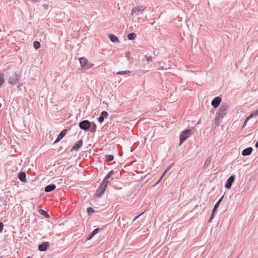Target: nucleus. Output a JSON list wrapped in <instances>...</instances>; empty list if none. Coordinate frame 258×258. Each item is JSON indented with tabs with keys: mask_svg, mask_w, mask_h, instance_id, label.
Returning <instances> with one entry per match:
<instances>
[{
	"mask_svg": "<svg viewBox=\"0 0 258 258\" xmlns=\"http://www.w3.org/2000/svg\"><path fill=\"white\" fill-rule=\"evenodd\" d=\"M143 214V212L141 214L137 216L134 219H133V221H135L136 219H137L142 214Z\"/></svg>",
	"mask_w": 258,
	"mask_h": 258,
	"instance_id": "36",
	"label": "nucleus"
},
{
	"mask_svg": "<svg viewBox=\"0 0 258 258\" xmlns=\"http://www.w3.org/2000/svg\"><path fill=\"white\" fill-rule=\"evenodd\" d=\"M105 158L107 161L110 162L113 160L114 156L112 155H106L105 156Z\"/></svg>",
	"mask_w": 258,
	"mask_h": 258,
	"instance_id": "22",
	"label": "nucleus"
},
{
	"mask_svg": "<svg viewBox=\"0 0 258 258\" xmlns=\"http://www.w3.org/2000/svg\"><path fill=\"white\" fill-rule=\"evenodd\" d=\"M254 115V114L253 113H252L251 114H250L246 118V121H248V120L249 119H250V118L252 117V116Z\"/></svg>",
	"mask_w": 258,
	"mask_h": 258,
	"instance_id": "35",
	"label": "nucleus"
},
{
	"mask_svg": "<svg viewBox=\"0 0 258 258\" xmlns=\"http://www.w3.org/2000/svg\"><path fill=\"white\" fill-rule=\"evenodd\" d=\"M94 211V209L92 208H87V212L89 213V214H90V213H93Z\"/></svg>",
	"mask_w": 258,
	"mask_h": 258,
	"instance_id": "28",
	"label": "nucleus"
},
{
	"mask_svg": "<svg viewBox=\"0 0 258 258\" xmlns=\"http://www.w3.org/2000/svg\"><path fill=\"white\" fill-rule=\"evenodd\" d=\"M39 213L41 215L44 216L46 218H48L49 217V214L46 211H44L43 210H41V209L39 210Z\"/></svg>",
	"mask_w": 258,
	"mask_h": 258,
	"instance_id": "19",
	"label": "nucleus"
},
{
	"mask_svg": "<svg viewBox=\"0 0 258 258\" xmlns=\"http://www.w3.org/2000/svg\"><path fill=\"white\" fill-rule=\"evenodd\" d=\"M66 133H67V130H63L59 133L58 136H57V139L55 140L54 143H57V142H59L61 139H62V138L66 135Z\"/></svg>",
	"mask_w": 258,
	"mask_h": 258,
	"instance_id": "13",
	"label": "nucleus"
},
{
	"mask_svg": "<svg viewBox=\"0 0 258 258\" xmlns=\"http://www.w3.org/2000/svg\"><path fill=\"white\" fill-rule=\"evenodd\" d=\"M96 124H94L93 126H92V127L91 129V132H95V131H96Z\"/></svg>",
	"mask_w": 258,
	"mask_h": 258,
	"instance_id": "31",
	"label": "nucleus"
},
{
	"mask_svg": "<svg viewBox=\"0 0 258 258\" xmlns=\"http://www.w3.org/2000/svg\"><path fill=\"white\" fill-rule=\"evenodd\" d=\"M255 146L256 148H258V141L256 142L255 145Z\"/></svg>",
	"mask_w": 258,
	"mask_h": 258,
	"instance_id": "41",
	"label": "nucleus"
},
{
	"mask_svg": "<svg viewBox=\"0 0 258 258\" xmlns=\"http://www.w3.org/2000/svg\"><path fill=\"white\" fill-rule=\"evenodd\" d=\"M152 61V57L151 56H147L145 55L144 56L143 61Z\"/></svg>",
	"mask_w": 258,
	"mask_h": 258,
	"instance_id": "26",
	"label": "nucleus"
},
{
	"mask_svg": "<svg viewBox=\"0 0 258 258\" xmlns=\"http://www.w3.org/2000/svg\"><path fill=\"white\" fill-rule=\"evenodd\" d=\"M49 246L48 242H43L38 246V249L40 251H44L47 249Z\"/></svg>",
	"mask_w": 258,
	"mask_h": 258,
	"instance_id": "9",
	"label": "nucleus"
},
{
	"mask_svg": "<svg viewBox=\"0 0 258 258\" xmlns=\"http://www.w3.org/2000/svg\"><path fill=\"white\" fill-rule=\"evenodd\" d=\"M145 7L143 6H140L137 7L133 8L132 10V15L138 16L140 14H142L145 10Z\"/></svg>",
	"mask_w": 258,
	"mask_h": 258,
	"instance_id": "3",
	"label": "nucleus"
},
{
	"mask_svg": "<svg viewBox=\"0 0 258 258\" xmlns=\"http://www.w3.org/2000/svg\"><path fill=\"white\" fill-rule=\"evenodd\" d=\"M167 170H169V167L167 168V169L166 170V171L163 173V174L162 175V176H163L165 174V173H166V171H167Z\"/></svg>",
	"mask_w": 258,
	"mask_h": 258,
	"instance_id": "39",
	"label": "nucleus"
},
{
	"mask_svg": "<svg viewBox=\"0 0 258 258\" xmlns=\"http://www.w3.org/2000/svg\"><path fill=\"white\" fill-rule=\"evenodd\" d=\"M214 213H213V211L212 212V214H211L210 218L209 219V222H211L212 220L213 217H214Z\"/></svg>",
	"mask_w": 258,
	"mask_h": 258,
	"instance_id": "34",
	"label": "nucleus"
},
{
	"mask_svg": "<svg viewBox=\"0 0 258 258\" xmlns=\"http://www.w3.org/2000/svg\"><path fill=\"white\" fill-rule=\"evenodd\" d=\"M114 172L113 171H110L107 175L105 178L103 179L102 181H105V182L108 183V181L107 180L113 174Z\"/></svg>",
	"mask_w": 258,
	"mask_h": 258,
	"instance_id": "23",
	"label": "nucleus"
},
{
	"mask_svg": "<svg viewBox=\"0 0 258 258\" xmlns=\"http://www.w3.org/2000/svg\"><path fill=\"white\" fill-rule=\"evenodd\" d=\"M247 121H246V119H245L244 122V123H243V126H244L246 125V123Z\"/></svg>",
	"mask_w": 258,
	"mask_h": 258,
	"instance_id": "43",
	"label": "nucleus"
},
{
	"mask_svg": "<svg viewBox=\"0 0 258 258\" xmlns=\"http://www.w3.org/2000/svg\"><path fill=\"white\" fill-rule=\"evenodd\" d=\"M19 179L22 182L26 181V173L25 172H20L18 175Z\"/></svg>",
	"mask_w": 258,
	"mask_h": 258,
	"instance_id": "17",
	"label": "nucleus"
},
{
	"mask_svg": "<svg viewBox=\"0 0 258 258\" xmlns=\"http://www.w3.org/2000/svg\"><path fill=\"white\" fill-rule=\"evenodd\" d=\"M107 186V182L102 181L100 187L97 189L96 191V196L99 197L102 195L104 192L105 188Z\"/></svg>",
	"mask_w": 258,
	"mask_h": 258,
	"instance_id": "4",
	"label": "nucleus"
},
{
	"mask_svg": "<svg viewBox=\"0 0 258 258\" xmlns=\"http://www.w3.org/2000/svg\"><path fill=\"white\" fill-rule=\"evenodd\" d=\"M130 74H131V72L129 71H119L116 73V74L119 75H130Z\"/></svg>",
	"mask_w": 258,
	"mask_h": 258,
	"instance_id": "21",
	"label": "nucleus"
},
{
	"mask_svg": "<svg viewBox=\"0 0 258 258\" xmlns=\"http://www.w3.org/2000/svg\"><path fill=\"white\" fill-rule=\"evenodd\" d=\"M79 127L82 130L87 131L91 127V123L88 120H84L79 123Z\"/></svg>",
	"mask_w": 258,
	"mask_h": 258,
	"instance_id": "5",
	"label": "nucleus"
},
{
	"mask_svg": "<svg viewBox=\"0 0 258 258\" xmlns=\"http://www.w3.org/2000/svg\"><path fill=\"white\" fill-rule=\"evenodd\" d=\"M100 231V229L99 228H96L95 229H94L92 232L93 233V234H94V235L96 234L97 233H98Z\"/></svg>",
	"mask_w": 258,
	"mask_h": 258,
	"instance_id": "30",
	"label": "nucleus"
},
{
	"mask_svg": "<svg viewBox=\"0 0 258 258\" xmlns=\"http://www.w3.org/2000/svg\"><path fill=\"white\" fill-rule=\"evenodd\" d=\"M109 38L110 40L113 42H119L118 38L114 34H110L109 35Z\"/></svg>",
	"mask_w": 258,
	"mask_h": 258,
	"instance_id": "16",
	"label": "nucleus"
},
{
	"mask_svg": "<svg viewBox=\"0 0 258 258\" xmlns=\"http://www.w3.org/2000/svg\"><path fill=\"white\" fill-rule=\"evenodd\" d=\"M94 235V234H93V233L92 232L90 234L91 237H93Z\"/></svg>",
	"mask_w": 258,
	"mask_h": 258,
	"instance_id": "42",
	"label": "nucleus"
},
{
	"mask_svg": "<svg viewBox=\"0 0 258 258\" xmlns=\"http://www.w3.org/2000/svg\"><path fill=\"white\" fill-rule=\"evenodd\" d=\"M4 200V198L2 197H0V202H3Z\"/></svg>",
	"mask_w": 258,
	"mask_h": 258,
	"instance_id": "40",
	"label": "nucleus"
},
{
	"mask_svg": "<svg viewBox=\"0 0 258 258\" xmlns=\"http://www.w3.org/2000/svg\"><path fill=\"white\" fill-rule=\"evenodd\" d=\"M93 64H91L90 63H87V65L85 66V68H87V69H89L92 66H93Z\"/></svg>",
	"mask_w": 258,
	"mask_h": 258,
	"instance_id": "32",
	"label": "nucleus"
},
{
	"mask_svg": "<svg viewBox=\"0 0 258 258\" xmlns=\"http://www.w3.org/2000/svg\"><path fill=\"white\" fill-rule=\"evenodd\" d=\"M162 177H163V176H162V177L160 178V179H159V180H158V181L156 183V184H155V185H157V184L160 182V181H161V179H162Z\"/></svg>",
	"mask_w": 258,
	"mask_h": 258,
	"instance_id": "38",
	"label": "nucleus"
},
{
	"mask_svg": "<svg viewBox=\"0 0 258 258\" xmlns=\"http://www.w3.org/2000/svg\"><path fill=\"white\" fill-rule=\"evenodd\" d=\"M228 107L229 106L227 103H222L221 104L218 112L216 113V116L215 119V124L217 126L219 124L223 117L226 115L227 110L228 109Z\"/></svg>",
	"mask_w": 258,
	"mask_h": 258,
	"instance_id": "1",
	"label": "nucleus"
},
{
	"mask_svg": "<svg viewBox=\"0 0 258 258\" xmlns=\"http://www.w3.org/2000/svg\"><path fill=\"white\" fill-rule=\"evenodd\" d=\"M92 237H91V236L90 235V236L87 238V240H90V239H91Z\"/></svg>",
	"mask_w": 258,
	"mask_h": 258,
	"instance_id": "44",
	"label": "nucleus"
},
{
	"mask_svg": "<svg viewBox=\"0 0 258 258\" xmlns=\"http://www.w3.org/2000/svg\"><path fill=\"white\" fill-rule=\"evenodd\" d=\"M18 81V76L17 74L15 73L13 75L10 77L9 79V83L14 85L17 83Z\"/></svg>",
	"mask_w": 258,
	"mask_h": 258,
	"instance_id": "7",
	"label": "nucleus"
},
{
	"mask_svg": "<svg viewBox=\"0 0 258 258\" xmlns=\"http://www.w3.org/2000/svg\"><path fill=\"white\" fill-rule=\"evenodd\" d=\"M211 160V157H209L207 158V159L206 160L205 163L204 165V168L206 169L207 168L208 166L210 164Z\"/></svg>",
	"mask_w": 258,
	"mask_h": 258,
	"instance_id": "20",
	"label": "nucleus"
},
{
	"mask_svg": "<svg viewBox=\"0 0 258 258\" xmlns=\"http://www.w3.org/2000/svg\"><path fill=\"white\" fill-rule=\"evenodd\" d=\"M108 114L106 111H102L101 113V115L99 116L98 118V121L100 123H102L103 122L104 120V118L108 116Z\"/></svg>",
	"mask_w": 258,
	"mask_h": 258,
	"instance_id": "12",
	"label": "nucleus"
},
{
	"mask_svg": "<svg viewBox=\"0 0 258 258\" xmlns=\"http://www.w3.org/2000/svg\"><path fill=\"white\" fill-rule=\"evenodd\" d=\"M26 258H30V256H28Z\"/></svg>",
	"mask_w": 258,
	"mask_h": 258,
	"instance_id": "45",
	"label": "nucleus"
},
{
	"mask_svg": "<svg viewBox=\"0 0 258 258\" xmlns=\"http://www.w3.org/2000/svg\"><path fill=\"white\" fill-rule=\"evenodd\" d=\"M4 225L2 222H0V232H2L3 230Z\"/></svg>",
	"mask_w": 258,
	"mask_h": 258,
	"instance_id": "33",
	"label": "nucleus"
},
{
	"mask_svg": "<svg viewBox=\"0 0 258 258\" xmlns=\"http://www.w3.org/2000/svg\"><path fill=\"white\" fill-rule=\"evenodd\" d=\"M234 179L235 176L234 175L230 176L226 182L225 187L227 189H230L231 187L232 183L234 182Z\"/></svg>",
	"mask_w": 258,
	"mask_h": 258,
	"instance_id": "6",
	"label": "nucleus"
},
{
	"mask_svg": "<svg viewBox=\"0 0 258 258\" xmlns=\"http://www.w3.org/2000/svg\"><path fill=\"white\" fill-rule=\"evenodd\" d=\"M223 197H224V196H223L218 201V202L216 203V204L215 205L213 209V213H215L216 209L218 208V207H219V204H220V203L221 202V201H222L223 199Z\"/></svg>",
	"mask_w": 258,
	"mask_h": 258,
	"instance_id": "18",
	"label": "nucleus"
},
{
	"mask_svg": "<svg viewBox=\"0 0 258 258\" xmlns=\"http://www.w3.org/2000/svg\"><path fill=\"white\" fill-rule=\"evenodd\" d=\"M192 134V132L190 130L182 131L180 135V145L184 141L188 138Z\"/></svg>",
	"mask_w": 258,
	"mask_h": 258,
	"instance_id": "2",
	"label": "nucleus"
},
{
	"mask_svg": "<svg viewBox=\"0 0 258 258\" xmlns=\"http://www.w3.org/2000/svg\"><path fill=\"white\" fill-rule=\"evenodd\" d=\"M252 150H253V149L251 147H248V148H247L244 149L242 151L241 154L244 156H248V155H249L251 153Z\"/></svg>",
	"mask_w": 258,
	"mask_h": 258,
	"instance_id": "10",
	"label": "nucleus"
},
{
	"mask_svg": "<svg viewBox=\"0 0 258 258\" xmlns=\"http://www.w3.org/2000/svg\"><path fill=\"white\" fill-rule=\"evenodd\" d=\"M254 115H257L258 114V109L255 110L254 112H253Z\"/></svg>",
	"mask_w": 258,
	"mask_h": 258,
	"instance_id": "37",
	"label": "nucleus"
},
{
	"mask_svg": "<svg viewBox=\"0 0 258 258\" xmlns=\"http://www.w3.org/2000/svg\"><path fill=\"white\" fill-rule=\"evenodd\" d=\"M4 82V76L3 74L0 73V87L3 84Z\"/></svg>",
	"mask_w": 258,
	"mask_h": 258,
	"instance_id": "27",
	"label": "nucleus"
},
{
	"mask_svg": "<svg viewBox=\"0 0 258 258\" xmlns=\"http://www.w3.org/2000/svg\"><path fill=\"white\" fill-rule=\"evenodd\" d=\"M221 101V98L220 97H216L213 99L211 104L214 108H216L219 105Z\"/></svg>",
	"mask_w": 258,
	"mask_h": 258,
	"instance_id": "8",
	"label": "nucleus"
},
{
	"mask_svg": "<svg viewBox=\"0 0 258 258\" xmlns=\"http://www.w3.org/2000/svg\"><path fill=\"white\" fill-rule=\"evenodd\" d=\"M33 46L35 49H38L40 47V43L39 42L35 41L33 43Z\"/></svg>",
	"mask_w": 258,
	"mask_h": 258,
	"instance_id": "25",
	"label": "nucleus"
},
{
	"mask_svg": "<svg viewBox=\"0 0 258 258\" xmlns=\"http://www.w3.org/2000/svg\"><path fill=\"white\" fill-rule=\"evenodd\" d=\"M79 61L82 67H85L87 65L88 60L85 57L79 58Z\"/></svg>",
	"mask_w": 258,
	"mask_h": 258,
	"instance_id": "14",
	"label": "nucleus"
},
{
	"mask_svg": "<svg viewBox=\"0 0 258 258\" xmlns=\"http://www.w3.org/2000/svg\"><path fill=\"white\" fill-rule=\"evenodd\" d=\"M136 35L135 33H131L128 35V38L130 40H134L135 39Z\"/></svg>",
	"mask_w": 258,
	"mask_h": 258,
	"instance_id": "24",
	"label": "nucleus"
},
{
	"mask_svg": "<svg viewBox=\"0 0 258 258\" xmlns=\"http://www.w3.org/2000/svg\"><path fill=\"white\" fill-rule=\"evenodd\" d=\"M163 63V62H159V65L160 66V68L162 69V70H167L169 68H167V67H164L163 66H162V64Z\"/></svg>",
	"mask_w": 258,
	"mask_h": 258,
	"instance_id": "29",
	"label": "nucleus"
},
{
	"mask_svg": "<svg viewBox=\"0 0 258 258\" xmlns=\"http://www.w3.org/2000/svg\"><path fill=\"white\" fill-rule=\"evenodd\" d=\"M56 187V186L54 184H50L46 186L45 188V191L46 192H50L54 190Z\"/></svg>",
	"mask_w": 258,
	"mask_h": 258,
	"instance_id": "15",
	"label": "nucleus"
},
{
	"mask_svg": "<svg viewBox=\"0 0 258 258\" xmlns=\"http://www.w3.org/2000/svg\"><path fill=\"white\" fill-rule=\"evenodd\" d=\"M83 141L82 140H80L77 141L72 148V150H78L79 148L82 146Z\"/></svg>",
	"mask_w": 258,
	"mask_h": 258,
	"instance_id": "11",
	"label": "nucleus"
}]
</instances>
